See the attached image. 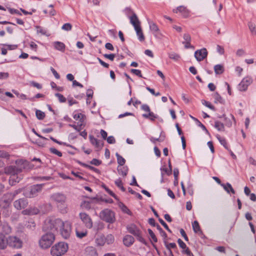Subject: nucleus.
I'll list each match as a JSON object with an SVG mask.
<instances>
[{"instance_id": "obj_14", "label": "nucleus", "mask_w": 256, "mask_h": 256, "mask_svg": "<svg viewBox=\"0 0 256 256\" xmlns=\"http://www.w3.org/2000/svg\"><path fill=\"white\" fill-rule=\"evenodd\" d=\"M148 24L154 36L157 38H160L162 36V34L160 32L158 26L152 22H149Z\"/></svg>"}, {"instance_id": "obj_57", "label": "nucleus", "mask_w": 256, "mask_h": 256, "mask_svg": "<svg viewBox=\"0 0 256 256\" xmlns=\"http://www.w3.org/2000/svg\"><path fill=\"white\" fill-rule=\"evenodd\" d=\"M158 221L160 222L161 224H162L164 227L169 232H171V230H170L168 226L167 225V224L164 221V220H162V218H158Z\"/></svg>"}, {"instance_id": "obj_32", "label": "nucleus", "mask_w": 256, "mask_h": 256, "mask_svg": "<svg viewBox=\"0 0 256 256\" xmlns=\"http://www.w3.org/2000/svg\"><path fill=\"white\" fill-rule=\"evenodd\" d=\"M118 172L119 174L122 175L123 176H126L128 174V168H127V166H118Z\"/></svg>"}, {"instance_id": "obj_7", "label": "nucleus", "mask_w": 256, "mask_h": 256, "mask_svg": "<svg viewBox=\"0 0 256 256\" xmlns=\"http://www.w3.org/2000/svg\"><path fill=\"white\" fill-rule=\"evenodd\" d=\"M44 186V184L33 185L30 187L24 188L23 194L26 198H34L38 196Z\"/></svg>"}, {"instance_id": "obj_38", "label": "nucleus", "mask_w": 256, "mask_h": 256, "mask_svg": "<svg viewBox=\"0 0 256 256\" xmlns=\"http://www.w3.org/2000/svg\"><path fill=\"white\" fill-rule=\"evenodd\" d=\"M214 127L218 130V131H224V124L219 122L216 121L214 122Z\"/></svg>"}, {"instance_id": "obj_23", "label": "nucleus", "mask_w": 256, "mask_h": 256, "mask_svg": "<svg viewBox=\"0 0 256 256\" xmlns=\"http://www.w3.org/2000/svg\"><path fill=\"white\" fill-rule=\"evenodd\" d=\"M8 246V238H6L5 236L0 233V250H4Z\"/></svg>"}, {"instance_id": "obj_26", "label": "nucleus", "mask_w": 256, "mask_h": 256, "mask_svg": "<svg viewBox=\"0 0 256 256\" xmlns=\"http://www.w3.org/2000/svg\"><path fill=\"white\" fill-rule=\"evenodd\" d=\"M53 46L58 50L64 52L65 50V44L62 42H55L53 43Z\"/></svg>"}, {"instance_id": "obj_60", "label": "nucleus", "mask_w": 256, "mask_h": 256, "mask_svg": "<svg viewBox=\"0 0 256 256\" xmlns=\"http://www.w3.org/2000/svg\"><path fill=\"white\" fill-rule=\"evenodd\" d=\"M107 142L110 144H114L116 143V140L113 136H110L106 138Z\"/></svg>"}, {"instance_id": "obj_36", "label": "nucleus", "mask_w": 256, "mask_h": 256, "mask_svg": "<svg viewBox=\"0 0 256 256\" xmlns=\"http://www.w3.org/2000/svg\"><path fill=\"white\" fill-rule=\"evenodd\" d=\"M82 208L85 210H90L91 208V202L86 200H84L80 204Z\"/></svg>"}, {"instance_id": "obj_59", "label": "nucleus", "mask_w": 256, "mask_h": 256, "mask_svg": "<svg viewBox=\"0 0 256 256\" xmlns=\"http://www.w3.org/2000/svg\"><path fill=\"white\" fill-rule=\"evenodd\" d=\"M179 174V170L178 168H174V180L176 181V182H178V176Z\"/></svg>"}, {"instance_id": "obj_53", "label": "nucleus", "mask_w": 256, "mask_h": 256, "mask_svg": "<svg viewBox=\"0 0 256 256\" xmlns=\"http://www.w3.org/2000/svg\"><path fill=\"white\" fill-rule=\"evenodd\" d=\"M55 96H56L60 102H66V98H64L63 95L60 93H56L55 94Z\"/></svg>"}, {"instance_id": "obj_42", "label": "nucleus", "mask_w": 256, "mask_h": 256, "mask_svg": "<svg viewBox=\"0 0 256 256\" xmlns=\"http://www.w3.org/2000/svg\"><path fill=\"white\" fill-rule=\"evenodd\" d=\"M116 185L118 187L122 192L126 191V188L123 186L122 180L119 178L114 182Z\"/></svg>"}, {"instance_id": "obj_15", "label": "nucleus", "mask_w": 256, "mask_h": 256, "mask_svg": "<svg viewBox=\"0 0 256 256\" xmlns=\"http://www.w3.org/2000/svg\"><path fill=\"white\" fill-rule=\"evenodd\" d=\"M208 55V52L205 48L197 50L194 52V57L198 62L202 60Z\"/></svg>"}, {"instance_id": "obj_28", "label": "nucleus", "mask_w": 256, "mask_h": 256, "mask_svg": "<svg viewBox=\"0 0 256 256\" xmlns=\"http://www.w3.org/2000/svg\"><path fill=\"white\" fill-rule=\"evenodd\" d=\"M221 186L227 192V193L229 194L230 192H232L233 194H235V191L234 189L232 188V185L230 183L227 182L226 184H221Z\"/></svg>"}, {"instance_id": "obj_18", "label": "nucleus", "mask_w": 256, "mask_h": 256, "mask_svg": "<svg viewBox=\"0 0 256 256\" xmlns=\"http://www.w3.org/2000/svg\"><path fill=\"white\" fill-rule=\"evenodd\" d=\"M184 41L182 44H184V48H192L194 49V47L191 45V36L188 34H184L183 36Z\"/></svg>"}, {"instance_id": "obj_61", "label": "nucleus", "mask_w": 256, "mask_h": 256, "mask_svg": "<svg viewBox=\"0 0 256 256\" xmlns=\"http://www.w3.org/2000/svg\"><path fill=\"white\" fill-rule=\"evenodd\" d=\"M104 57L112 61L114 60V58H115V54H104Z\"/></svg>"}, {"instance_id": "obj_39", "label": "nucleus", "mask_w": 256, "mask_h": 256, "mask_svg": "<svg viewBox=\"0 0 256 256\" xmlns=\"http://www.w3.org/2000/svg\"><path fill=\"white\" fill-rule=\"evenodd\" d=\"M116 155L117 158L118 163L120 166H123L126 162L125 159L123 158L121 156H120L118 153H116Z\"/></svg>"}, {"instance_id": "obj_40", "label": "nucleus", "mask_w": 256, "mask_h": 256, "mask_svg": "<svg viewBox=\"0 0 256 256\" xmlns=\"http://www.w3.org/2000/svg\"><path fill=\"white\" fill-rule=\"evenodd\" d=\"M106 238V242L108 244H112L114 241V238L113 235L112 234H109L106 236V237H105Z\"/></svg>"}, {"instance_id": "obj_34", "label": "nucleus", "mask_w": 256, "mask_h": 256, "mask_svg": "<svg viewBox=\"0 0 256 256\" xmlns=\"http://www.w3.org/2000/svg\"><path fill=\"white\" fill-rule=\"evenodd\" d=\"M21 179V177H19L18 174L12 176H10V185L13 186L16 182H18Z\"/></svg>"}, {"instance_id": "obj_16", "label": "nucleus", "mask_w": 256, "mask_h": 256, "mask_svg": "<svg viewBox=\"0 0 256 256\" xmlns=\"http://www.w3.org/2000/svg\"><path fill=\"white\" fill-rule=\"evenodd\" d=\"M252 82V79L250 76H246L241 80V91H246L248 87Z\"/></svg>"}, {"instance_id": "obj_43", "label": "nucleus", "mask_w": 256, "mask_h": 256, "mask_svg": "<svg viewBox=\"0 0 256 256\" xmlns=\"http://www.w3.org/2000/svg\"><path fill=\"white\" fill-rule=\"evenodd\" d=\"M156 228L158 230L160 236L163 238L164 240L166 239L167 234L166 232L162 229L158 224H156Z\"/></svg>"}, {"instance_id": "obj_46", "label": "nucleus", "mask_w": 256, "mask_h": 256, "mask_svg": "<svg viewBox=\"0 0 256 256\" xmlns=\"http://www.w3.org/2000/svg\"><path fill=\"white\" fill-rule=\"evenodd\" d=\"M36 114L38 119L40 120H43L45 117V114L40 110H36Z\"/></svg>"}, {"instance_id": "obj_49", "label": "nucleus", "mask_w": 256, "mask_h": 256, "mask_svg": "<svg viewBox=\"0 0 256 256\" xmlns=\"http://www.w3.org/2000/svg\"><path fill=\"white\" fill-rule=\"evenodd\" d=\"M26 228L33 230L34 229L36 224L33 221L28 222L26 224Z\"/></svg>"}, {"instance_id": "obj_51", "label": "nucleus", "mask_w": 256, "mask_h": 256, "mask_svg": "<svg viewBox=\"0 0 256 256\" xmlns=\"http://www.w3.org/2000/svg\"><path fill=\"white\" fill-rule=\"evenodd\" d=\"M82 166H83L85 168H88V169H90L96 172H97V173L100 172V170L98 168H96L92 166H91L88 165L87 164H82Z\"/></svg>"}, {"instance_id": "obj_31", "label": "nucleus", "mask_w": 256, "mask_h": 256, "mask_svg": "<svg viewBox=\"0 0 256 256\" xmlns=\"http://www.w3.org/2000/svg\"><path fill=\"white\" fill-rule=\"evenodd\" d=\"M142 116L146 118L150 119L152 121H154L158 118V116L155 114L153 112H150L148 114H142Z\"/></svg>"}, {"instance_id": "obj_30", "label": "nucleus", "mask_w": 256, "mask_h": 256, "mask_svg": "<svg viewBox=\"0 0 256 256\" xmlns=\"http://www.w3.org/2000/svg\"><path fill=\"white\" fill-rule=\"evenodd\" d=\"M249 29L254 36H256V22L254 21H250L248 24Z\"/></svg>"}, {"instance_id": "obj_62", "label": "nucleus", "mask_w": 256, "mask_h": 256, "mask_svg": "<svg viewBox=\"0 0 256 256\" xmlns=\"http://www.w3.org/2000/svg\"><path fill=\"white\" fill-rule=\"evenodd\" d=\"M91 144L94 146L96 143H97V140H98L96 138H95L93 136L90 135L89 136Z\"/></svg>"}, {"instance_id": "obj_19", "label": "nucleus", "mask_w": 256, "mask_h": 256, "mask_svg": "<svg viewBox=\"0 0 256 256\" xmlns=\"http://www.w3.org/2000/svg\"><path fill=\"white\" fill-rule=\"evenodd\" d=\"M173 11L176 13L180 12L184 18L188 17L189 14L188 10L182 6H178L176 9L174 10Z\"/></svg>"}, {"instance_id": "obj_45", "label": "nucleus", "mask_w": 256, "mask_h": 256, "mask_svg": "<svg viewBox=\"0 0 256 256\" xmlns=\"http://www.w3.org/2000/svg\"><path fill=\"white\" fill-rule=\"evenodd\" d=\"M168 57L174 60L175 61H178L180 58V56L175 52H171L168 54Z\"/></svg>"}, {"instance_id": "obj_27", "label": "nucleus", "mask_w": 256, "mask_h": 256, "mask_svg": "<svg viewBox=\"0 0 256 256\" xmlns=\"http://www.w3.org/2000/svg\"><path fill=\"white\" fill-rule=\"evenodd\" d=\"M95 241L97 246H103L106 243L105 236L103 234L98 236Z\"/></svg>"}, {"instance_id": "obj_4", "label": "nucleus", "mask_w": 256, "mask_h": 256, "mask_svg": "<svg viewBox=\"0 0 256 256\" xmlns=\"http://www.w3.org/2000/svg\"><path fill=\"white\" fill-rule=\"evenodd\" d=\"M46 233L42 235L39 240V246L43 249L50 248L55 240V234L52 232H46Z\"/></svg>"}, {"instance_id": "obj_3", "label": "nucleus", "mask_w": 256, "mask_h": 256, "mask_svg": "<svg viewBox=\"0 0 256 256\" xmlns=\"http://www.w3.org/2000/svg\"><path fill=\"white\" fill-rule=\"evenodd\" d=\"M62 224L63 221L60 218H47L44 222L43 230L54 234L58 232Z\"/></svg>"}, {"instance_id": "obj_50", "label": "nucleus", "mask_w": 256, "mask_h": 256, "mask_svg": "<svg viewBox=\"0 0 256 256\" xmlns=\"http://www.w3.org/2000/svg\"><path fill=\"white\" fill-rule=\"evenodd\" d=\"M72 28V25L70 23L64 24L62 27V29L66 31H70Z\"/></svg>"}, {"instance_id": "obj_48", "label": "nucleus", "mask_w": 256, "mask_h": 256, "mask_svg": "<svg viewBox=\"0 0 256 256\" xmlns=\"http://www.w3.org/2000/svg\"><path fill=\"white\" fill-rule=\"evenodd\" d=\"M50 151L51 153L58 156L59 157L62 156V153L54 148H50Z\"/></svg>"}, {"instance_id": "obj_1", "label": "nucleus", "mask_w": 256, "mask_h": 256, "mask_svg": "<svg viewBox=\"0 0 256 256\" xmlns=\"http://www.w3.org/2000/svg\"><path fill=\"white\" fill-rule=\"evenodd\" d=\"M51 202L56 206L58 210L62 214H66L68 212L66 204V196L61 192H56L50 196Z\"/></svg>"}, {"instance_id": "obj_56", "label": "nucleus", "mask_w": 256, "mask_h": 256, "mask_svg": "<svg viewBox=\"0 0 256 256\" xmlns=\"http://www.w3.org/2000/svg\"><path fill=\"white\" fill-rule=\"evenodd\" d=\"M130 72L136 76H139L140 78H142L141 71L139 70L136 69H131Z\"/></svg>"}, {"instance_id": "obj_2", "label": "nucleus", "mask_w": 256, "mask_h": 256, "mask_svg": "<svg viewBox=\"0 0 256 256\" xmlns=\"http://www.w3.org/2000/svg\"><path fill=\"white\" fill-rule=\"evenodd\" d=\"M16 166H10L5 168L6 174L10 176L17 175L23 170H28L32 168V164L26 160H19L16 162Z\"/></svg>"}, {"instance_id": "obj_21", "label": "nucleus", "mask_w": 256, "mask_h": 256, "mask_svg": "<svg viewBox=\"0 0 256 256\" xmlns=\"http://www.w3.org/2000/svg\"><path fill=\"white\" fill-rule=\"evenodd\" d=\"M124 244L128 247L132 246L134 242V238L130 235H126L123 238Z\"/></svg>"}, {"instance_id": "obj_8", "label": "nucleus", "mask_w": 256, "mask_h": 256, "mask_svg": "<svg viewBox=\"0 0 256 256\" xmlns=\"http://www.w3.org/2000/svg\"><path fill=\"white\" fill-rule=\"evenodd\" d=\"M99 217L102 220L110 224H112L115 222L114 212L108 208L101 211L99 214Z\"/></svg>"}, {"instance_id": "obj_20", "label": "nucleus", "mask_w": 256, "mask_h": 256, "mask_svg": "<svg viewBox=\"0 0 256 256\" xmlns=\"http://www.w3.org/2000/svg\"><path fill=\"white\" fill-rule=\"evenodd\" d=\"M178 243L180 248L184 250H182L183 253H184L188 256H190L191 254L192 255L189 248L186 246V244L180 238L178 239Z\"/></svg>"}, {"instance_id": "obj_35", "label": "nucleus", "mask_w": 256, "mask_h": 256, "mask_svg": "<svg viewBox=\"0 0 256 256\" xmlns=\"http://www.w3.org/2000/svg\"><path fill=\"white\" fill-rule=\"evenodd\" d=\"M36 32L38 34H40L42 35L46 36H48L50 35L48 33V32L46 29L40 26H36Z\"/></svg>"}, {"instance_id": "obj_37", "label": "nucleus", "mask_w": 256, "mask_h": 256, "mask_svg": "<svg viewBox=\"0 0 256 256\" xmlns=\"http://www.w3.org/2000/svg\"><path fill=\"white\" fill-rule=\"evenodd\" d=\"M213 97L214 99V102L224 104V100L222 98V96L218 93L216 92L214 94Z\"/></svg>"}, {"instance_id": "obj_33", "label": "nucleus", "mask_w": 256, "mask_h": 256, "mask_svg": "<svg viewBox=\"0 0 256 256\" xmlns=\"http://www.w3.org/2000/svg\"><path fill=\"white\" fill-rule=\"evenodd\" d=\"M76 232L77 237L80 238H83L84 237L86 236L88 234V232L86 230H80L77 228L76 230Z\"/></svg>"}, {"instance_id": "obj_10", "label": "nucleus", "mask_w": 256, "mask_h": 256, "mask_svg": "<svg viewBox=\"0 0 256 256\" xmlns=\"http://www.w3.org/2000/svg\"><path fill=\"white\" fill-rule=\"evenodd\" d=\"M61 236L65 239L68 238L72 232L71 224L68 221L63 222L59 230Z\"/></svg>"}, {"instance_id": "obj_6", "label": "nucleus", "mask_w": 256, "mask_h": 256, "mask_svg": "<svg viewBox=\"0 0 256 256\" xmlns=\"http://www.w3.org/2000/svg\"><path fill=\"white\" fill-rule=\"evenodd\" d=\"M130 22L134 26L139 40L140 42L144 41V36L140 26V22L136 14L133 12L132 15L130 16Z\"/></svg>"}, {"instance_id": "obj_54", "label": "nucleus", "mask_w": 256, "mask_h": 256, "mask_svg": "<svg viewBox=\"0 0 256 256\" xmlns=\"http://www.w3.org/2000/svg\"><path fill=\"white\" fill-rule=\"evenodd\" d=\"M148 232L152 240L154 242H158V240L152 230L150 229H148Z\"/></svg>"}, {"instance_id": "obj_25", "label": "nucleus", "mask_w": 256, "mask_h": 256, "mask_svg": "<svg viewBox=\"0 0 256 256\" xmlns=\"http://www.w3.org/2000/svg\"><path fill=\"white\" fill-rule=\"evenodd\" d=\"M86 256H98V254L95 248L88 246L86 248Z\"/></svg>"}, {"instance_id": "obj_52", "label": "nucleus", "mask_w": 256, "mask_h": 256, "mask_svg": "<svg viewBox=\"0 0 256 256\" xmlns=\"http://www.w3.org/2000/svg\"><path fill=\"white\" fill-rule=\"evenodd\" d=\"M3 232L6 233V234H9L12 232V228L8 224L4 225Z\"/></svg>"}, {"instance_id": "obj_58", "label": "nucleus", "mask_w": 256, "mask_h": 256, "mask_svg": "<svg viewBox=\"0 0 256 256\" xmlns=\"http://www.w3.org/2000/svg\"><path fill=\"white\" fill-rule=\"evenodd\" d=\"M84 114H82L78 113V114H74L73 118L76 120H81L84 118Z\"/></svg>"}, {"instance_id": "obj_22", "label": "nucleus", "mask_w": 256, "mask_h": 256, "mask_svg": "<svg viewBox=\"0 0 256 256\" xmlns=\"http://www.w3.org/2000/svg\"><path fill=\"white\" fill-rule=\"evenodd\" d=\"M38 212L39 210L38 208L33 207L24 210L22 211V214L24 215H34L38 214Z\"/></svg>"}, {"instance_id": "obj_11", "label": "nucleus", "mask_w": 256, "mask_h": 256, "mask_svg": "<svg viewBox=\"0 0 256 256\" xmlns=\"http://www.w3.org/2000/svg\"><path fill=\"white\" fill-rule=\"evenodd\" d=\"M23 244L22 241L19 238L10 236L8 238V245L10 247L19 249L22 248Z\"/></svg>"}, {"instance_id": "obj_64", "label": "nucleus", "mask_w": 256, "mask_h": 256, "mask_svg": "<svg viewBox=\"0 0 256 256\" xmlns=\"http://www.w3.org/2000/svg\"><path fill=\"white\" fill-rule=\"evenodd\" d=\"M90 163L92 164H94V166H98L101 164V162H100V161L99 160H98L96 158H94L90 161Z\"/></svg>"}, {"instance_id": "obj_55", "label": "nucleus", "mask_w": 256, "mask_h": 256, "mask_svg": "<svg viewBox=\"0 0 256 256\" xmlns=\"http://www.w3.org/2000/svg\"><path fill=\"white\" fill-rule=\"evenodd\" d=\"M50 139L52 140L54 142H56V143H57L58 144H60V145H64V146H70L68 144L66 143V142H60V141H58V140H56V138H53L52 136H50Z\"/></svg>"}, {"instance_id": "obj_47", "label": "nucleus", "mask_w": 256, "mask_h": 256, "mask_svg": "<svg viewBox=\"0 0 256 256\" xmlns=\"http://www.w3.org/2000/svg\"><path fill=\"white\" fill-rule=\"evenodd\" d=\"M104 228V224L100 222H98L96 224V226L94 228V229L98 232L99 230H102Z\"/></svg>"}, {"instance_id": "obj_29", "label": "nucleus", "mask_w": 256, "mask_h": 256, "mask_svg": "<svg viewBox=\"0 0 256 256\" xmlns=\"http://www.w3.org/2000/svg\"><path fill=\"white\" fill-rule=\"evenodd\" d=\"M214 71L216 74H221L224 70V66L222 64H216L214 66Z\"/></svg>"}, {"instance_id": "obj_44", "label": "nucleus", "mask_w": 256, "mask_h": 256, "mask_svg": "<svg viewBox=\"0 0 256 256\" xmlns=\"http://www.w3.org/2000/svg\"><path fill=\"white\" fill-rule=\"evenodd\" d=\"M192 226L194 232L198 233L200 232H201L199 224L197 221H194L192 224Z\"/></svg>"}, {"instance_id": "obj_5", "label": "nucleus", "mask_w": 256, "mask_h": 256, "mask_svg": "<svg viewBox=\"0 0 256 256\" xmlns=\"http://www.w3.org/2000/svg\"><path fill=\"white\" fill-rule=\"evenodd\" d=\"M68 248V244L64 242H59L54 245L50 249L52 256H62L65 254Z\"/></svg>"}, {"instance_id": "obj_41", "label": "nucleus", "mask_w": 256, "mask_h": 256, "mask_svg": "<svg viewBox=\"0 0 256 256\" xmlns=\"http://www.w3.org/2000/svg\"><path fill=\"white\" fill-rule=\"evenodd\" d=\"M216 138L219 140L220 142L222 145L226 149H228V146L227 145V143L226 140L224 138L221 137L220 135H216Z\"/></svg>"}, {"instance_id": "obj_9", "label": "nucleus", "mask_w": 256, "mask_h": 256, "mask_svg": "<svg viewBox=\"0 0 256 256\" xmlns=\"http://www.w3.org/2000/svg\"><path fill=\"white\" fill-rule=\"evenodd\" d=\"M127 230L130 233L136 236L139 242L145 245L147 244L146 240L142 236L141 231L136 225L132 224L128 226H127Z\"/></svg>"}, {"instance_id": "obj_63", "label": "nucleus", "mask_w": 256, "mask_h": 256, "mask_svg": "<svg viewBox=\"0 0 256 256\" xmlns=\"http://www.w3.org/2000/svg\"><path fill=\"white\" fill-rule=\"evenodd\" d=\"M216 50L220 54H223L224 52V50L223 47L220 45H217Z\"/></svg>"}, {"instance_id": "obj_17", "label": "nucleus", "mask_w": 256, "mask_h": 256, "mask_svg": "<svg viewBox=\"0 0 256 256\" xmlns=\"http://www.w3.org/2000/svg\"><path fill=\"white\" fill-rule=\"evenodd\" d=\"M22 192H24V188H18L14 190V192L7 193L5 194L4 197L7 198L8 200H4V201H6L8 202H11L14 198L16 196Z\"/></svg>"}, {"instance_id": "obj_24", "label": "nucleus", "mask_w": 256, "mask_h": 256, "mask_svg": "<svg viewBox=\"0 0 256 256\" xmlns=\"http://www.w3.org/2000/svg\"><path fill=\"white\" fill-rule=\"evenodd\" d=\"M164 242L166 248L168 250L170 256H174L171 250V248H176V244L174 242L168 243L166 241V239L164 240Z\"/></svg>"}, {"instance_id": "obj_12", "label": "nucleus", "mask_w": 256, "mask_h": 256, "mask_svg": "<svg viewBox=\"0 0 256 256\" xmlns=\"http://www.w3.org/2000/svg\"><path fill=\"white\" fill-rule=\"evenodd\" d=\"M79 218L86 228L90 229L92 228V220L88 214L86 212H80Z\"/></svg>"}, {"instance_id": "obj_13", "label": "nucleus", "mask_w": 256, "mask_h": 256, "mask_svg": "<svg viewBox=\"0 0 256 256\" xmlns=\"http://www.w3.org/2000/svg\"><path fill=\"white\" fill-rule=\"evenodd\" d=\"M28 201L26 198H22L15 200L14 202V206L16 209L20 210L26 208L28 205Z\"/></svg>"}]
</instances>
